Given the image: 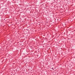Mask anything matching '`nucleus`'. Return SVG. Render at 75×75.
I'll return each instance as SVG.
<instances>
[{"mask_svg":"<svg viewBox=\"0 0 75 75\" xmlns=\"http://www.w3.org/2000/svg\"><path fill=\"white\" fill-rule=\"evenodd\" d=\"M52 69H53V70H54V68H53V67H52Z\"/></svg>","mask_w":75,"mask_h":75,"instance_id":"f03ea898","label":"nucleus"},{"mask_svg":"<svg viewBox=\"0 0 75 75\" xmlns=\"http://www.w3.org/2000/svg\"><path fill=\"white\" fill-rule=\"evenodd\" d=\"M45 40H46V41H48V38H45Z\"/></svg>","mask_w":75,"mask_h":75,"instance_id":"f257e3e1","label":"nucleus"}]
</instances>
